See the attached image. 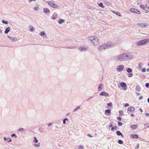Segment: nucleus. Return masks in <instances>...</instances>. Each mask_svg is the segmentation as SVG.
I'll return each mask as SVG.
<instances>
[{
    "label": "nucleus",
    "instance_id": "obj_47",
    "mask_svg": "<svg viewBox=\"0 0 149 149\" xmlns=\"http://www.w3.org/2000/svg\"><path fill=\"white\" fill-rule=\"evenodd\" d=\"M129 104H128V103H126L125 104V105H124V106L125 107H128L129 106Z\"/></svg>",
    "mask_w": 149,
    "mask_h": 149
},
{
    "label": "nucleus",
    "instance_id": "obj_62",
    "mask_svg": "<svg viewBox=\"0 0 149 149\" xmlns=\"http://www.w3.org/2000/svg\"><path fill=\"white\" fill-rule=\"evenodd\" d=\"M52 124V123H49L48 125V126H49L50 125H51Z\"/></svg>",
    "mask_w": 149,
    "mask_h": 149
},
{
    "label": "nucleus",
    "instance_id": "obj_60",
    "mask_svg": "<svg viewBox=\"0 0 149 149\" xmlns=\"http://www.w3.org/2000/svg\"><path fill=\"white\" fill-rule=\"evenodd\" d=\"M64 120H65V121L68 120V119L67 118H65V119H64Z\"/></svg>",
    "mask_w": 149,
    "mask_h": 149
},
{
    "label": "nucleus",
    "instance_id": "obj_57",
    "mask_svg": "<svg viewBox=\"0 0 149 149\" xmlns=\"http://www.w3.org/2000/svg\"><path fill=\"white\" fill-rule=\"evenodd\" d=\"M134 116V114H132L131 115V116H132V117H133V116Z\"/></svg>",
    "mask_w": 149,
    "mask_h": 149
},
{
    "label": "nucleus",
    "instance_id": "obj_9",
    "mask_svg": "<svg viewBox=\"0 0 149 149\" xmlns=\"http://www.w3.org/2000/svg\"><path fill=\"white\" fill-rule=\"evenodd\" d=\"M120 85L123 88V90L125 91L127 90V85L125 83L123 82L120 83Z\"/></svg>",
    "mask_w": 149,
    "mask_h": 149
},
{
    "label": "nucleus",
    "instance_id": "obj_32",
    "mask_svg": "<svg viewBox=\"0 0 149 149\" xmlns=\"http://www.w3.org/2000/svg\"><path fill=\"white\" fill-rule=\"evenodd\" d=\"M45 34V33L44 31H41L40 32V35L41 36H43Z\"/></svg>",
    "mask_w": 149,
    "mask_h": 149
},
{
    "label": "nucleus",
    "instance_id": "obj_63",
    "mask_svg": "<svg viewBox=\"0 0 149 149\" xmlns=\"http://www.w3.org/2000/svg\"><path fill=\"white\" fill-rule=\"evenodd\" d=\"M148 72H149V68H148L146 70Z\"/></svg>",
    "mask_w": 149,
    "mask_h": 149
},
{
    "label": "nucleus",
    "instance_id": "obj_22",
    "mask_svg": "<svg viewBox=\"0 0 149 149\" xmlns=\"http://www.w3.org/2000/svg\"><path fill=\"white\" fill-rule=\"evenodd\" d=\"M10 27H7L5 30V31L4 33L5 34H7L10 31Z\"/></svg>",
    "mask_w": 149,
    "mask_h": 149
},
{
    "label": "nucleus",
    "instance_id": "obj_20",
    "mask_svg": "<svg viewBox=\"0 0 149 149\" xmlns=\"http://www.w3.org/2000/svg\"><path fill=\"white\" fill-rule=\"evenodd\" d=\"M137 125H131L130 126V127L132 129V130H134L136 129L137 127Z\"/></svg>",
    "mask_w": 149,
    "mask_h": 149
},
{
    "label": "nucleus",
    "instance_id": "obj_42",
    "mask_svg": "<svg viewBox=\"0 0 149 149\" xmlns=\"http://www.w3.org/2000/svg\"><path fill=\"white\" fill-rule=\"evenodd\" d=\"M11 136L12 137H13L15 136V138H17V136L15 134H12L11 135Z\"/></svg>",
    "mask_w": 149,
    "mask_h": 149
},
{
    "label": "nucleus",
    "instance_id": "obj_38",
    "mask_svg": "<svg viewBox=\"0 0 149 149\" xmlns=\"http://www.w3.org/2000/svg\"><path fill=\"white\" fill-rule=\"evenodd\" d=\"M117 127L116 126H115L114 127H112L111 128V130L113 131L115 130L116 129H117Z\"/></svg>",
    "mask_w": 149,
    "mask_h": 149
},
{
    "label": "nucleus",
    "instance_id": "obj_17",
    "mask_svg": "<svg viewBox=\"0 0 149 149\" xmlns=\"http://www.w3.org/2000/svg\"><path fill=\"white\" fill-rule=\"evenodd\" d=\"M105 114L106 115L108 116L110 115L111 113V110L109 109H106L105 111Z\"/></svg>",
    "mask_w": 149,
    "mask_h": 149
},
{
    "label": "nucleus",
    "instance_id": "obj_56",
    "mask_svg": "<svg viewBox=\"0 0 149 149\" xmlns=\"http://www.w3.org/2000/svg\"><path fill=\"white\" fill-rule=\"evenodd\" d=\"M112 127V124L111 123L110 125L109 126V127Z\"/></svg>",
    "mask_w": 149,
    "mask_h": 149
},
{
    "label": "nucleus",
    "instance_id": "obj_53",
    "mask_svg": "<svg viewBox=\"0 0 149 149\" xmlns=\"http://www.w3.org/2000/svg\"><path fill=\"white\" fill-rule=\"evenodd\" d=\"M136 94L137 96H138L140 95V93H136Z\"/></svg>",
    "mask_w": 149,
    "mask_h": 149
},
{
    "label": "nucleus",
    "instance_id": "obj_6",
    "mask_svg": "<svg viewBox=\"0 0 149 149\" xmlns=\"http://www.w3.org/2000/svg\"><path fill=\"white\" fill-rule=\"evenodd\" d=\"M106 49L105 43L100 45L98 48V50L100 51H102Z\"/></svg>",
    "mask_w": 149,
    "mask_h": 149
},
{
    "label": "nucleus",
    "instance_id": "obj_43",
    "mask_svg": "<svg viewBox=\"0 0 149 149\" xmlns=\"http://www.w3.org/2000/svg\"><path fill=\"white\" fill-rule=\"evenodd\" d=\"M38 7L37 6L36 7H34L33 9L35 10H36L38 9Z\"/></svg>",
    "mask_w": 149,
    "mask_h": 149
},
{
    "label": "nucleus",
    "instance_id": "obj_3",
    "mask_svg": "<svg viewBox=\"0 0 149 149\" xmlns=\"http://www.w3.org/2000/svg\"><path fill=\"white\" fill-rule=\"evenodd\" d=\"M106 49L111 48L113 47L114 45V43L111 42L105 43Z\"/></svg>",
    "mask_w": 149,
    "mask_h": 149
},
{
    "label": "nucleus",
    "instance_id": "obj_51",
    "mask_svg": "<svg viewBox=\"0 0 149 149\" xmlns=\"http://www.w3.org/2000/svg\"><path fill=\"white\" fill-rule=\"evenodd\" d=\"M145 115L146 116H149V113H145Z\"/></svg>",
    "mask_w": 149,
    "mask_h": 149
},
{
    "label": "nucleus",
    "instance_id": "obj_24",
    "mask_svg": "<svg viewBox=\"0 0 149 149\" xmlns=\"http://www.w3.org/2000/svg\"><path fill=\"white\" fill-rule=\"evenodd\" d=\"M116 134L120 136L121 135L122 137H123V134L121 133V132L119 131H118L116 132Z\"/></svg>",
    "mask_w": 149,
    "mask_h": 149
},
{
    "label": "nucleus",
    "instance_id": "obj_40",
    "mask_svg": "<svg viewBox=\"0 0 149 149\" xmlns=\"http://www.w3.org/2000/svg\"><path fill=\"white\" fill-rule=\"evenodd\" d=\"M118 125L119 126H121L123 125V124L121 122H119L118 123Z\"/></svg>",
    "mask_w": 149,
    "mask_h": 149
},
{
    "label": "nucleus",
    "instance_id": "obj_34",
    "mask_svg": "<svg viewBox=\"0 0 149 149\" xmlns=\"http://www.w3.org/2000/svg\"><path fill=\"white\" fill-rule=\"evenodd\" d=\"M2 22L3 23H4V24H8V22L7 21L5 20H2Z\"/></svg>",
    "mask_w": 149,
    "mask_h": 149
},
{
    "label": "nucleus",
    "instance_id": "obj_15",
    "mask_svg": "<svg viewBox=\"0 0 149 149\" xmlns=\"http://www.w3.org/2000/svg\"><path fill=\"white\" fill-rule=\"evenodd\" d=\"M58 17V15L56 13H54L52 16V19L53 20H55Z\"/></svg>",
    "mask_w": 149,
    "mask_h": 149
},
{
    "label": "nucleus",
    "instance_id": "obj_45",
    "mask_svg": "<svg viewBox=\"0 0 149 149\" xmlns=\"http://www.w3.org/2000/svg\"><path fill=\"white\" fill-rule=\"evenodd\" d=\"M145 86L146 87H148L149 86V83H146L145 84Z\"/></svg>",
    "mask_w": 149,
    "mask_h": 149
},
{
    "label": "nucleus",
    "instance_id": "obj_39",
    "mask_svg": "<svg viewBox=\"0 0 149 149\" xmlns=\"http://www.w3.org/2000/svg\"><path fill=\"white\" fill-rule=\"evenodd\" d=\"M112 105V102H110L107 104V106L109 107L111 106Z\"/></svg>",
    "mask_w": 149,
    "mask_h": 149
},
{
    "label": "nucleus",
    "instance_id": "obj_1",
    "mask_svg": "<svg viewBox=\"0 0 149 149\" xmlns=\"http://www.w3.org/2000/svg\"><path fill=\"white\" fill-rule=\"evenodd\" d=\"M133 57V56L130 53H124L118 55L117 58V60L118 62H122L126 59H130Z\"/></svg>",
    "mask_w": 149,
    "mask_h": 149
},
{
    "label": "nucleus",
    "instance_id": "obj_11",
    "mask_svg": "<svg viewBox=\"0 0 149 149\" xmlns=\"http://www.w3.org/2000/svg\"><path fill=\"white\" fill-rule=\"evenodd\" d=\"M99 95L101 96H107L109 95V94L105 91H103L100 93Z\"/></svg>",
    "mask_w": 149,
    "mask_h": 149
},
{
    "label": "nucleus",
    "instance_id": "obj_48",
    "mask_svg": "<svg viewBox=\"0 0 149 149\" xmlns=\"http://www.w3.org/2000/svg\"><path fill=\"white\" fill-rule=\"evenodd\" d=\"M107 4L108 5L111 6V3L110 2H107Z\"/></svg>",
    "mask_w": 149,
    "mask_h": 149
},
{
    "label": "nucleus",
    "instance_id": "obj_59",
    "mask_svg": "<svg viewBox=\"0 0 149 149\" xmlns=\"http://www.w3.org/2000/svg\"><path fill=\"white\" fill-rule=\"evenodd\" d=\"M138 65H139V67H140V66H141V63H139Z\"/></svg>",
    "mask_w": 149,
    "mask_h": 149
},
{
    "label": "nucleus",
    "instance_id": "obj_19",
    "mask_svg": "<svg viewBox=\"0 0 149 149\" xmlns=\"http://www.w3.org/2000/svg\"><path fill=\"white\" fill-rule=\"evenodd\" d=\"M130 137L133 139L139 138L138 135L135 134H131L130 135Z\"/></svg>",
    "mask_w": 149,
    "mask_h": 149
},
{
    "label": "nucleus",
    "instance_id": "obj_46",
    "mask_svg": "<svg viewBox=\"0 0 149 149\" xmlns=\"http://www.w3.org/2000/svg\"><path fill=\"white\" fill-rule=\"evenodd\" d=\"M34 28H31L30 29V31L31 32H33L34 31Z\"/></svg>",
    "mask_w": 149,
    "mask_h": 149
},
{
    "label": "nucleus",
    "instance_id": "obj_61",
    "mask_svg": "<svg viewBox=\"0 0 149 149\" xmlns=\"http://www.w3.org/2000/svg\"><path fill=\"white\" fill-rule=\"evenodd\" d=\"M139 110L141 111V112H142L143 111V110H142L141 109H139Z\"/></svg>",
    "mask_w": 149,
    "mask_h": 149
},
{
    "label": "nucleus",
    "instance_id": "obj_26",
    "mask_svg": "<svg viewBox=\"0 0 149 149\" xmlns=\"http://www.w3.org/2000/svg\"><path fill=\"white\" fill-rule=\"evenodd\" d=\"M126 71L128 73H130L132 72V69L130 68H128L127 69Z\"/></svg>",
    "mask_w": 149,
    "mask_h": 149
},
{
    "label": "nucleus",
    "instance_id": "obj_13",
    "mask_svg": "<svg viewBox=\"0 0 149 149\" xmlns=\"http://www.w3.org/2000/svg\"><path fill=\"white\" fill-rule=\"evenodd\" d=\"M78 50L81 52H85L87 50V49L86 48L84 47H79Z\"/></svg>",
    "mask_w": 149,
    "mask_h": 149
},
{
    "label": "nucleus",
    "instance_id": "obj_25",
    "mask_svg": "<svg viewBox=\"0 0 149 149\" xmlns=\"http://www.w3.org/2000/svg\"><path fill=\"white\" fill-rule=\"evenodd\" d=\"M64 22V20L63 19H60L58 21V22L59 24H62Z\"/></svg>",
    "mask_w": 149,
    "mask_h": 149
},
{
    "label": "nucleus",
    "instance_id": "obj_12",
    "mask_svg": "<svg viewBox=\"0 0 149 149\" xmlns=\"http://www.w3.org/2000/svg\"><path fill=\"white\" fill-rule=\"evenodd\" d=\"M96 37H97L95 36H91L89 37L88 40L92 43Z\"/></svg>",
    "mask_w": 149,
    "mask_h": 149
},
{
    "label": "nucleus",
    "instance_id": "obj_37",
    "mask_svg": "<svg viewBox=\"0 0 149 149\" xmlns=\"http://www.w3.org/2000/svg\"><path fill=\"white\" fill-rule=\"evenodd\" d=\"M79 149H84V147L81 145H79L78 148Z\"/></svg>",
    "mask_w": 149,
    "mask_h": 149
},
{
    "label": "nucleus",
    "instance_id": "obj_2",
    "mask_svg": "<svg viewBox=\"0 0 149 149\" xmlns=\"http://www.w3.org/2000/svg\"><path fill=\"white\" fill-rule=\"evenodd\" d=\"M149 43V39L145 38L139 40L136 42V45L138 47L146 45Z\"/></svg>",
    "mask_w": 149,
    "mask_h": 149
},
{
    "label": "nucleus",
    "instance_id": "obj_29",
    "mask_svg": "<svg viewBox=\"0 0 149 149\" xmlns=\"http://www.w3.org/2000/svg\"><path fill=\"white\" fill-rule=\"evenodd\" d=\"M99 6L103 8H104V6L103 5V3H100V4H99Z\"/></svg>",
    "mask_w": 149,
    "mask_h": 149
},
{
    "label": "nucleus",
    "instance_id": "obj_30",
    "mask_svg": "<svg viewBox=\"0 0 149 149\" xmlns=\"http://www.w3.org/2000/svg\"><path fill=\"white\" fill-rule=\"evenodd\" d=\"M140 7L141 8H142L144 10L145 9L146 6L143 5V4L141 5L140 6Z\"/></svg>",
    "mask_w": 149,
    "mask_h": 149
},
{
    "label": "nucleus",
    "instance_id": "obj_5",
    "mask_svg": "<svg viewBox=\"0 0 149 149\" xmlns=\"http://www.w3.org/2000/svg\"><path fill=\"white\" fill-rule=\"evenodd\" d=\"M137 25L142 28H145L148 27V24L147 23L144 22L138 23Z\"/></svg>",
    "mask_w": 149,
    "mask_h": 149
},
{
    "label": "nucleus",
    "instance_id": "obj_14",
    "mask_svg": "<svg viewBox=\"0 0 149 149\" xmlns=\"http://www.w3.org/2000/svg\"><path fill=\"white\" fill-rule=\"evenodd\" d=\"M44 12L46 14H48L50 13V11L49 9L47 8H43Z\"/></svg>",
    "mask_w": 149,
    "mask_h": 149
},
{
    "label": "nucleus",
    "instance_id": "obj_16",
    "mask_svg": "<svg viewBox=\"0 0 149 149\" xmlns=\"http://www.w3.org/2000/svg\"><path fill=\"white\" fill-rule=\"evenodd\" d=\"M103 88V85L102 84H100L99 85L98 87V89L99 91H101L102 90Z\"/></svg>",
    "mask_w": 149,
    "mask_h": 149
},
{
    "label": "nucleus",
    "instance_id": "obj_18",
    "mask_svg": "<svg viewBox=\"0 0 149 149\" xmlns=\"http://www.w3.org/2000/svg\"><path fill=\"white\" fill-rule=\"evenodd\" d=\"M7 37L8 38L12 40V41L14 42H15L17 41V39L16 38L13 37H11L9 36H8Z\"/></svg>",
    "mask_w": 149,
    "mask_h": 149
},
{
    "label": "nucleus",
    "instance_id": "obj_52",
    "mask_svg": "<svg viewBox=\"0 0 149 149\" xmlns=\"http://www.w3.org/2000/svg\"><path fill=\"white\" fill-rule=\"evenodd\" d=\"M8 139H10V140H9V141H8V142H10L12 141V140L10 138H8Z\"/></svg>",
    "mask_w": 149,
    "mask_h": 149
},
{
    "label": "nucleus",
    "instance_id": "obj_31",
    "mask_svg": "<svg viewBox=\"0 0 149 149\" xmlns=\"http://www.w3.org/2000/svg\"><path fill=\"white\" fill-rule=\"evenodd\" d=\"M136 89L138 91H140L141 90V88L139 86H137L136 87Z\"/></svg>",
    "mask_w": 149,
    "mask_h": 149
},
{
    "label": "nucleus",
    "instance_id": "obj_41",
    "mask_svg": "<svg viewBox=\"0 0 149 149\" xmlns=\"http://www.w3.org/2000/svg\"><path fill=\"white\" fill-rule=\"evenodd\" d=\"M80 109V107H78L77 108H76L74 109V111H75Z\"/></svg>",
    "mask_w": 149,
    "mask_h": 149
},
{
    "label": "nucleus",
    "instance_id": "obj_58",
    "mask_svg": "<svg viewBox=\"0 0 149 149\" xmlns=\"http://www.w3.org/2000/svg\"><path fill=\"white\" fill-rule=\"evenodd\" d=\"M4 139L5 141H6L7 140V139L6 137H4Z\"/></svg>",
    "mask_w": 149,
    "mask_h": 149
},
{
    "label": "nucleus",
    "instance_id": "obj_36",
    "mask_svg": "<svg viewBox=\"0 0 149 149\" xmlns=\"http://www.w3.org/2000/svg\"><path fill=\"white\" fill-rule=\"evenodd\" d=\"M40 143H38L37 144H35L34 145V146L35 147H40Z\"/></svg>",
    "mask_w": 149,
    "mask_h": 149
},
{
    "label": "nucleus",
    "instance_id": "obj_33",
    "mask_svg": "<svg viewBox=\"0 0 149 149\" xmlns=\"http://www.w3.org/2000/svg\"><path fill=\"white\" fill-rule=\"evenodd\" d=\"M128 76L130 77H131L133 76V73H129L127 74Z\"/></svg>",
    "mask_w": 149,
    "mask_h": 149
},
{
    "label": "nucleus",
    "instance_id": "obj_23",
    "mask_svg": "<svg viewBox=\"0 0 149 149\" xmlns=\"http://www.w3.org/2000/svg\"><path fill=\"white\" fill-rule=\"evenodd\" d=\"M134 107H129L128 108V110L130 111H134Z\"/></svg>",
    "mask_w": 149,
    "mask_h": 149
},
{
    "label": "nucleus",
    "instance_id": "obj_49",
    "mask_svg": "<svg viewBox=\"0 0 149 149\" xmlns=\"http://www.w3.org/2000/svg\"><path fill=\"white\" fill-rule=\"evenodd\" d=\"M122 118L121 117H118L117 118V119L118 120H121Z\"/></svg>",
    "mask_w": 149,
    "mask_h": 149
},
{
    "label": "nucleus",
    "instance_id": "obj_55",
    "mask_svg": "<svg viewBox=\"0 0 149 149\" xmlns=\"http://www.w3.org/2000/svg\"><path fill=\"white\" fill-rule=\"evenodd\" d=\"M88 136H89L90 137H92V136L90 134H88Z\"/></svg>",
    "mask_w": 149,
    "mask_h": 149
},
{
    "label": "nucleus",
    "instance_id": "obj_8",
    "mask_svg": "<svg viewBox=\"0 0 149 149\" xmlns=\"http://www.w3.org/2000/svg\"><path fill=\"white\" fill-rule=\"evenodd\" d=\"M124 66L123 65H118L117 67V70L118 72H121L123 70Z\"/></svg>",
    "mask_w": 149,
    "mask_h": 149
},
{
    "label": "nucleus",
    "instance_id": "obj_28",
    "mask_svg": "<svg viewBox=\"0 0 149 149\" xmlns=\"http://www.w3.org/2000/svg\"><path fill=\"white\" fill-rule=\"evenodd\" d=\"M34 140H33V142L35 143H36L38 142V140H37V138L36 137H34Z\"/></svg>",
    "mask_w": 149,
    "mask_h": 149
},
{
    "label": "nucleus",
    "instance_id": "obj_27",
    "mask_svg": "<svg viewBox=\"0 0 149 149\" xmlns=\"http://www.w3.org/2000/svg\"><path fill=\"white\" fill-rule=\"evenodd\" d=\"M18 131H19L22 132L25 131V130L23 128H20L18 129Z\"/></svg>",
    "mask_w": 149,
    "mask_h": 149
},
{
    "label": "nucleus",
    "instance_id": "obj_21",
    "mask_svg": "<svg viewBox=\"0 0 149 149\" xmlns=\"http://www.w3.org/2000/svg\"><path fill=\"white\" fill-rule=\"evenodd\" d=\"M112 12L113 13H114L115 14H116V15H118L120 17H121L122 16V15H121L120 14V13L118 12H117V11H113V10H112Z\"/></svg>",
    "mask_w": 149,
    "mask_h": 149
},
{
    "label": "nucleus",
    "instance_id": "obj_4",
    "mask_svg": "<svg viewBox=\"0 0 149 149\" xmlns=\"http://www.w3.org/2000/svg\"><path fill=\"white\" fill-rule=\"evenodd\" d=\"M100 43L99 39L97 37H96V38L94 40L93 42L92 43V44L93 46H97L99 45Z\"/></svg>",
    "mask_w": 149,
    "mask_h": 149
},
{
    "label": "nucleus",
    "instance_id": "obj_44",
    "mask_svg": "<svg viewBox=\"0 0 149 149\" xmlns=\"http://www.w3.org/2000/svg\"><path fill=\"white\" fill-rule=\"evenodd\" d=\"M146 71V69L145 68H143L142 70V71L143 72H145Z\"/></svg>",
    "mask_w": 149,
    "mask_h": 149
},
{
    "label": "nucleus",
    "instance_id": "obj_35",
    "mask_svg": "<svg viewBox=\"0 0 149 149\" xmlns=\"http://www.w3.org/2000/svg\"><path fill=\"white\" fill-rule=\"evenodd\" d=\"M118 143L120 144H122L123 143V141L121 140H119L118 141Z\"/></svg>",
    "mask_w": 149,
    "mask_h": 149
},
{
    "label": "nucleus",
    "instance_id": "obj_64",
    "mask_svg": "<svg viewBox=\"0 0 149 149\" xmlns=\"http://www.w3.org/2000/svg\"><path fill=\"white\" fill-rule=\"evenodd\" d=\"M148 102L149 103V98L148 99Z\"/></svg>",
    "mask_w": 149,
    "mask_h": 149
},
{
    "label": "nucleus",
    "instance_id": "obj_10",
    "mask_svg": "<svg viewBox=\"0 0 149 149\" xmlns=\"http://www.w3.org/2000/svg\"><path fill=\"white\" fill-rule=\"evenodd\" d=\"M130 10L132 13H134L138 14H140L141 13L140 11L134 8H131Z\"/></svg>",
    "mask_w": 149,
    "mask_h": 149
},
{
    "label": "nucleus",
    "instance_id": "obj_54",
    "mask_svg": "<svg viewBox=\"0 0 149 149\" xmlns=\"http://www.w3.org/2000/svg\"><path fill=\"white\" fill-rule=\"evenodd\" d=\"M63 124H65L66 123V122H65V120H63Z\"/></svg>",
    "mask_w": 149,
    "mask_h": 149
},
{
    "label": "nucleus",
    "instance_id": "obj_50",
    "mask_svg": "<svg viewBox=\"0 0 149 149\" xmlns=\"http://www.w3.org/2000/svg\"><path fill=\"white\" fill-rule=\"evenodd\" d=\"M143 97L141 96L139 98V99L140 100H141V99H142L143 98Z\"/></svg>",
    "mask_w": 149,
    "mask_h": 149
},
{
    "label": "nucleus",
    "instance_id": "obj_7",
    "mask_svg": "<svg viewBox=\"0 0 149 149\" xmlns=\"http://www.w3.org/2000/svg\"><path fill=\"white\" fill-rule=\"evenodd\" d=\"M47 3L50 6L54 8H56L58 7L57 5L54 4L53 2L51 1H47Z\"/></svg>",
    "mask_w": 149,
    "mask_h": 149
}]
</instances>
